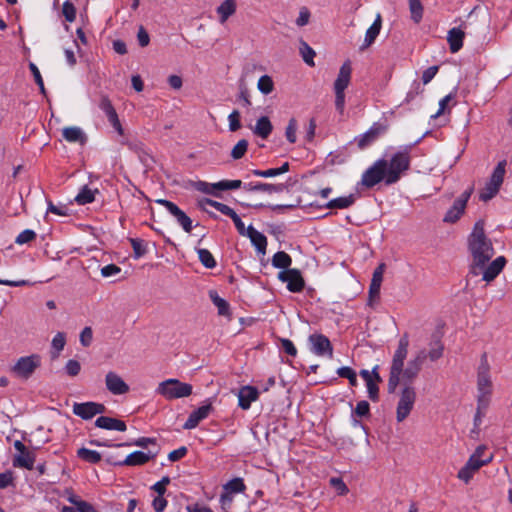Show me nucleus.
Listing matches in <instances>:
<instances>
[{
    "instance_id": "f257e3e1",
    "label": "nucleus",
    "mask_w": 512,
    "mask_h": 512,
    "mask_svg": "<svg viewBox=\"0 0 512 512\" xmlns=\"http://www.w3.org/2000/svg\"><path fill=\"white\" fill-rule=\"evenodd\" d=\"M483 220L475 222L471 233L467 238V247L471 255L469 275L482 276V280L490 283L504 269L507 260L504 256H498L490 262L495 254L492 241L485 233Z\"/></svg>"
},
{
    "instance_id": "f03ea898",
    "label": "nucleus",
    "mask_w": 512,
    "mask_h": 512,
    "mask_svg": "<svg viewBox=\"0 0 512 512\" xmlns=\"http://www.w3.org/2000/svg\"><path fill=\"white\" fill-rule=\"evenodd\" d=\"M409 337L405 333L398 341L397 349L394 352L388 379V392H395L397 386L402 380L405 384H410L420 373L422 366L427 358L426 350L418 351L413 358H411L406 368H404V361L408 354Z\"/></svg>"
},
{
    "instance_id": "7ed1b4c3",
    "label": "nucleus",
    "mask_w": 512,
    "mask_h": 512,
    "mask_svg": "<svg viewBox=\"0 0 512 512\" xmlns=\"http://www.w3.org/2000/svg\"><path fill=\"white\" fill-rule=\"evenodd\" d=\"M427 134L428 132L424 133L413 144L401 146L394 154L391 155L390 159H386L385 172L387 174V186L397 183L401 179L402 175L409 170L411 163V150L413 146L418 144Z\"/></svg>"
},
{
    "instance_id": "20e7f679",
    "label": "nucleus",
    "mask_w": 512,
    "mask_h": 512,
    "mask_svg": "<svg viewBox=\"0 0 512 512\" xmlns=\"http://www.w3.org/2000/svg\"><path fill=\"white\" fill-rule=\"evenodd\" d=\"M507 161L501 160L498 162L496 167L494 168L489 180L485 184V187L481 190L479 194V199L483 202H487L494 198L504 181V176L506 173Z\"/></svg>"
},
{
    "instance_id": "39448f33",
    "label": "nucleus",
    "mask_w": 512,
    "mask_h": 512,
    "mask_svg": "<svg viewBox=\"0 0 512 512\" xmlns=\"http://www.w3.org/2000/svg\"><path fill=\"white\" fill-rule=\"evenodd\" d=\"M157 393L168 400L188 397L192 394V385L170 378L158 385Z\"/></svg>"
},
{
    "instance_id": "423d86ee",
    "label": "nucleus",
    "mask_w": 512,
    "mask_h": 512,
    "mask_svg": "<svg viewBox=\"0 0 512 512\" xmlns=\"http://www.w3.org/2000/svg\"><path fill=\"white\" fill-rule=\"evenodd\" d=\"M386 159L376 160L368 169H366L361 177V185L366 188H373L380 182L386 184L387 174L385 172Z\"/></svg>"
},
{
    "instance_id": "0eeeda50",
    "label": "nucleus",
    "mask_w": 512,
    "mask_h": 512,
    "mask_svg": "<svg viewBox=\"0 0 512 512\" xmlns=\"http://www.w3.org/2000/svg\"><path fill=\"white\" fill-rule=\"evenodd\" d=\"M40 366L41 356L39 354H31L20 357L11 368V371L17 377L28 380Z\"/></svg>"
},
{
    "instance_id": "6e6552de",
    "label": "nucleus",
    "mask_w": 512,
    "mask_h": 512,
    "mask_svg": "<svg viewBox=\"0 0 512 512\" xmlns=\"http://www.w3.org/2000/svg\"><path fill=\"white\" fill-rule=\"evenodd\" d=\"M416 400V391L410 386L406 385L400 395V399L397 404L396 419L398 422L404 421L414 407Z\"/></svg>"
},
{
    "instance_id": "1a4fd4ad",
    "label": "nucleus",
    "mask_w": 512,
    "mask_h": 512,
    "mask_svg": "<svg viewBox=\"0 0 512 512\" xmlns=\"http://www.w3.org/2000/svg\"><path fill=\"white\" fill-rule=\"evenodd\" d=\"M387 130L388 125L386 122H375L365 133L356 137L355 141L360 149H364L384 135Z\"/></svg>"
},
{
    "instance_id": "9d476101",
    "label": "nucleus",
    "mask_w": 512,
    "mask_h": 512,
    "mask_svg": "<svg viewBox=\"0 0 512 512\" xmlns=\"http://www.w3.org/2000/svg\"><path fill=\"white\" fill-rule=\"evenodd\" d=\"M158 455V450L148 452L134 451L130 453L124 460L113 461L111 458L107 459V462L115 466H140L146 464L151 459H154Z\"/></svg>"
},
{
    "instance_id": "9b49d317",
    "label": "nucleus",
    "mask_w": 512,
    "mask_h": 512,
    "mask_svg": "<svg viewBox=\"0 0 512 512\" xmlns=\"http://www.w3.org/2000/svg\"><path fill=\"white\" fill-rule=\"evenodd\" d=\"M473 193V187L468 188L465 190L460 197H458L451 208L447 211L445 214L443 221L447 223H455L459 220L461 215L464 213L466 204L471 197V194Z\"/></svg>"
},
{
    "instance_id": "f8f14e48",
    "label": "nucleus",
    "mask_w": 512,
    "mask_h": 512,
    "mask_svg": "<svg viewBox=\"0 0 512 512\" xmlns=\"http://www.w3.org/2000/svg\"><path fill=\"white\" fill-rule=\"evenodd\" d=\"M310 351L317 356L333 357V346L329 338L323 334H311L308 338Z\"/></svg>"
},
{
    "instance_id": "ddd939ff",
    "label": "nucleus",
    "mask_w": 512,
    "mask_h": 512,
    "mask_svg": "<svg viewBox=\"0 0 512 512\" xmlns=\"http://www.w3.org/2000/svg\"><path fill=\"white\" fill-rule=\"evenodd\" d=\"M106 410V407L102 403L97 402H83L73 404V413L83 420H90L97 414H102Z\"/></svg>"
},
{
    "instance_id": "4468645a",
    "label": "nucleus",
    "mask_w": 512,
    "mask_h": 512,
    "mask_svg": "<svg viewBox=\"0 0 512 512\" xmlns=\"http://www.w3.org/2000/svg\"><path fill=\"white\" fill-rule=\"evenodd\" d=\"M278 279L287 283V289L293 293H299L304 289L305 282L298 269H288L279 272Z\"/></svg>"
},
{
    "instance_id": "2eb2a0df",
    "label": "nucleus",
    "mask_w": 512,
    "mask_h": 512,
    "mask_svg": "<svg viewBox=\"0 0 512 512\" xmlns=\"http://www.w3.org/2000/svg\"><path fill=\"white\" fill-rule=\"evenodd\" d=\"M385 264L380 263L374 270L372 274L371 283L369 286L368 292V302L369 306H373L376 302H378L380 298V288L383 281V274L385 271Z\"/></svg>"
},
{
    "instance_id": "dca6fc26",
    "label": "nucleus",
    "mask_w": 512,
    "mask_h": 512,
    "mask_svg": "<svg viewBox=\"0 0 512 512\" xmlns=\"http://www.w3.org/2000/svg\"><path fill=\"white\" fill-rule=\"evenodd\" d=\"M289 185L286 183H263V182H249L244 183L243 189L248 192H267L269 194L272 193H282L285 190H288Z\"/></svg>"
},
{
    "instance_id": "f3484780",
    "label": "nucleus",
    "mask_w": 512,
    "mask_h": 512,
    "mask_svg": "<svg viewBox=\"0 0 512 512\" xmlns=\"http://www.w3.org/2000/svg\"><path fill=\"white\" fill-rule=\"evenodd\" d=\"M105 384L108 391L114 395H123L129 391L128 384L113 371L106 374Z\"/></svg>"
},
{
    "instance_id": "a211bd4d",
    "label": "nucleus",
    "mask_w": 512,
    "mask_h": 512,
    "mask_svg": "<svg viewBox=\"0 0 512 512\" xmlns=\"http://www.w3.org/2000/svg\"><path fill=\"white\" fill-rule=\"evenodd\" d=\"M212 409H213V407L210 402L200 406L199 408H197L196 410L191 412L188 419L184 423L183 428L186 430H191V429L196 428L198 426V424L200 423V421L204 420L205 418H207L209 416Z\"/></svg>"
},
{
    "instance_id": "6ab92c4d",
    "label": "nucleus",
    "mask_w": 512,
    "mask_h": 512,
    "mask_svg": "<svg viewBox=\"0 0 512 512\" xmlns=\"http://www.w3.org/2000/svg\"><path fill=\"white\" fill-rule=\"evenodd\" d=\"M237 396L239 407L243 410H248L252 402L259 398V391L254 386L246 385L239 389Z\"/></svg>"
},
{
    "instance_id": "aec40b11",
    "label": "nucleus",
    "mask_w": 512,
    "mask_h": 512,
    "mask_svg": "<svg viewBox=\"0 0 512 512\" xmlns=\"http://www.w3.org/2000/svg\"><path fill=\"white\" fill-rule=\"evenodd\" d=\"M351 64L349 61L343 63L340 67L338 77L334 83V89L336 96H343V92L348 86L351 78Z\"/></svg>"
},
{
    "instance_id": "412c9836",
    "label": "nucleus",
    "mask_w": 512,
    "mask_h": 512,
    "mask_svg": "<svg viewBox=\"0 0 512 512\" xmlns=\"http://www.w3.org/2000/svg\"><path fill=\"white\" fill-rule=\"evenodd\" d=\"M382 28V16L380 13L376 14V17L374 19V22L372 25L366 30L364 42L360 46V50L363 51L370 47L378 35L380 34Z\"/></svg>"
},
{
    "instance_id": "4be33fe9",
    "label": "nucleus",
    "mask_w": 512,
    "mask_h": 512,
    "mask_svg": "<svg viewBox=\"0 0 512 512\" xmlns=\"http://www.w3.org/2000/svg\"><path fill=\"white\" fill-rule=\"evenodd\" d=\"M100 108L105 113L109 123L112 125V127L120 134L123 135V128L120 123V120L118 118L116 109L111 104V102L108 100V98H103L100 103Z\"/></svg>"
},
{
    "instance_id": "5701e85b",
    "label": "nucleus",
    "mask_w": 512,
    "mask_h": 512,
    "mask_svg": "<svg viewBox=\"0 0 512 512\" xmlns=\"http://www.w3.org/2000/svg\"><path fill=\"white\" fill-rule=\"evenodd\" d=\"M245 236L250 239L252 245L255 247L258 253H266L267 238L263 233L256 230L252 225H249Z\"/></svg>"
},
{
    "instance_id": "b1692460",
    "label": "nucleus",
    "mask_w": 512,
    "mask_h": 512,
    "mask_svg": "<svg viewBox=\"0 0 512 512\" xmlns=\"http://www.w3.org/2000/svg\"><path fill=\"white\" fill-rule=\"evenodd\" d=\"M95 425L98 428L106 430H116L124 432L127 429L126 423L122 420L107 416H100L96 419Z\"/></svg>"
},
{
    "instance_id": "393cba45",
    "label": "nucleus",
    "mask_w": 512,
    "mask_h": 512,
    "mask_svg": "<svg viewBox=\"0 0 512 512\" xmlns=\"http://www.w3.org/2000/svg\"><path fill=\"white\" fill-rule=\"evenodd\" d=\"M62 136L67 142L70 143H80L83 145L87 141V136L83 130L77 126L65 127L62 130Z\"/></svg>"
},
{
    "instance_id": "a878e982",
    "label": "nucleus",
    "mask_w": 512,
    "mask_h": 512,
    "mask_svg": "<svg viewBox=\"0 0 512 512\" xmlns=\"http://www.w3.org/2000/svg\"><path fill=\"white\" fill-rule=\"evenodd\" d=\"M464 32L460 28H452L448 31L447 41L452 53L458 52L463 46Z\"/></svg>"
},
{
    "instance_id": "bb28decb",
    "label": "nucleus",
    "mask_w": 512,
    "mask_h": 512,
    "mask_svg": "<svg viewBox=\"0 0 512 512\" xmlns=\"http://www.w3.org/2000/svg\"><path fill=\"white\" fill-rule=\"evenodd\" d=\"M175 219L178 224L183 228V230L187 233H190L193 229L191 218L181 210L176 204L169 212Z\"/></svg>"
},
{
    "instance_id": "cd10ccee",
    "label": "nucleus",
    "mask_w": 512,
    "mask_h": 512,
    "mask_svg": "<svg viewBox=\"0 0 512 512\" xmlns=\"http://www.w3.org/2000/svg\"><path fill=\"white\" fill-rule=\"evenodd\" d=\"M220 23L224 24L236 12V1L225 0L216 9Z\"/></svg>"
},
{
    "instance_id": "c85d7f7f",
    "label": "nucleus",
    "mask_w": 512,
    "mask_h": 512,
    "mask_svg": "<svg viewBox=\"0 0 512 512\" xmlns=\"http://www.w3.org/2000/svg\"><path fill=\"white\" fill-rule=\"evenodd\" d=\"M356 201L354 194L342 196L328 201L323 207L327 209H346L351 207Z\"/></svg>"
},
{
    "instance_id": "c756f323",
    "label": "nucleus",
    "mask_w": 512,
    "mask_h": 512,
    "mask_svg": "<svg viewBox=\"0 0 512 512\" xmlns=\"http://www.w3.org/2000/svg\"><path fill=\"white\" fill-rule=\"evenodd\" d=\"M272 129L273 126L269 118L267 116H262L257 120L253 132L262 139H267L271 134Z\"/></svg>"
},
{
    "instance_id": "7c9ffc66",
    "label": "nucleus",
    "mask_w": 512,
    "mask_h": 512,
    "mask_svg": "<svg viewBox=\"0 0 512 512\" xmlns=\"http://www.w3.org/2000/svg\"><path fill=\"white\" fill-rule=\"evenodd\" d=\"M34 462L35 455L26 450L24 453L18 454L14 457L13 466L32 470L34 467Z\"/></svg>"
},
{
    "instance_id": "2f4dec72",
    "label": "nucleus",
    "mask_w": 512,
    "mask_h": 512,
    "mask_svg": "<svg viewBox=\"0 0 512 512\" xmlns=\"http://www.w3.org/2000/svg\"><path fill=\"white\" fill-rule=\"evenodd\" d=\"M209 298L217 307L219 315L227 316L230 314L229 303L225 299L221 298L215 290L209 291Z\"/></svg>"
},
{
    "instance_id": "473e14b6",
    "label": "nucleus",
    "mask_w": 512,
    "mask_h": 512,
    "mask_svg": "<svg viewBox=\"0 0 512 512\" xmlns=\"http://www.w3.org/2000/svg\"><path fill=\"white\" fill-rule=\"evenodd\" d=\"M223 491L233 495L238 493H244L246 491V485L243 478L236 477L229 480L223 485Z\"/></svg>"
},
{
    "instance_id": "72a5a7b5",
    "label": "nucleus",
    "mask_w": 512,
    "mask_h": 512,
    "mask_svg": "<svg viewBox=\"0 0 512 512\" xmlns=\"http://www.w3.org/2000/svg\"><path fill=\"white\" fill-rule=\"evenodd\" d=\"M291 264L292 258L284 251H278L272 257V265L275 268L288 270Z\"/></svg>"
},
{
    "instance_id": "f704fd0d",
    "label": "nucleus",
    "mask_w": 512,
    "mask_h": 512,
    "mask_svg": "<svg viewBox=\"0 0 512 512\" xmlns=\"http://www.w3.org/2000/svg\"><path fill=\"white\" fill-rule=\"evenodd\" d=\"M372 374L376 381H368V383H366V386L369 399L372 400L373 402H376L379 400V387L377 385V382H381L382 379L377 372V367L373 369Z\"/></svg>"
},
{
    "instance_id": "c9c22d12",
    "label": "nucleus",
    "mask_w": 512,
    "mask_h": 512,
    "mask_svg": "<svg viewBox=\"0 0 512 512\" xmlns=\"http://www.w3.org/2000/svg\"><path fill=\"white\" fill-rule=\"evenodd\" d=\"M95 193H98V189L92 190L87 185H85L76 195L75 201L79 205L92 203L95 200Z\"/></svg>"
},
{
    "instance_id": "e433bc0d",
    "label": "nucleus",
    "mask_w": 512,
    "mask_h": 512,
    "mask_svg": "<svg viewBox=\"0 0 512 512\" xmlns=\"http://www.w3.org/2000/svg\"><path fill=\"white\" fill-rule=\"evenodd\" d=\"M77 456L81 460L91 464H97L101 461V454L98 451L90 450L85 447L78 449Z\"/></svg>"
},
{
    "instance_id": "4c0bfd02",
    "label": "nucleus",
    "mask_w": 512,
    "mask_h": 512,
    "mask_svg": "<svg viewBox=\"0 0 512 512\" xmlns=\"http://www.w3.org/2000/svg\"><path fill=\"white\" fill-rule=\"evenodd\" d=\"M452 98H441L438 110L430 116L431 120H439V127L444 126L449 119L444 116L448 103Z\"/></svg>"
},
{
    "instance_id": "58836bf2",
    "label": "nucleus",
    "mask_w": 512,
    "mask_h": 512,
    "mask_svg": "<svg viewBox=\"0 0 512 512\" xmlns=\"http://www.w3.org/2000/svg\"><path fill=\"white\" fill-rule=\"evenodd\" d=\"M299 52L304 62L309 66H314L315 51L304 40L299 42Z\"/></svg>"
},
{
    "instance_id": "ea45409f",
    "label": "nucleus",
    "mask_w": 512,
    "mask_h": 512,
    "mask_svg": "<svg viewBox=\"0 0 512 512\" xmlns=\"http://www.w3.org/2000/svg\"><path fill=\"white\" fill-rule=\"evenodd\" d=\"M66 343L65 334L62 332H58L52 339V351L51 358L56 359L59 356V353L64 349Z\"/></svg>"
},
{
    "instance_id": "a19ab883",
    "label": "nucleus",
    "mask_w": 512,
    "mask_h": 512,
    "mask_svg": "<svg viewBox=\"0 0 512 512\" xmlns=\"http://www.w3.org/2000/svg\"><path fill=\"white\" fill-rule=\"evenodd\" d=\"M197 253L200 262L205 268L213 269L216 267V260L208 249L200 248L197 250Z\"/></svg>"
},
{
    "instance_id": "79ce46f5",
    "label": "nucleus",
    "mask_w": 512,
    "mask_h": 512,
    "mask_svg": "<svg viewBox=\"0 0 512 512\" xmlns=\"http://www.w3.org/2000/svg\"><path fill=\"white\" fill-rule=\"evenodd\" d=\"M409 10L411 19L415 23H419L423 17V6L420 0H409Z\"/></svg>"
},
{
    "instance_id": "37998d69",
    "label": "nucleus",
    "mask_w": 512,
    "mask_h": 512,
    "mask_svg": "<svg viewBox=\"0 0 512 512\" xmlns=\"http://www.w3.org/2000/svg\"><path fill=\"white\" fill-rule=\"evenodd\" d=\"M336 373L339 377L348 379L351 386L355 387L358 385L357 374L351 367H340L337 369Z\"/></svg>"
},
{
    "instance_id": "c03bdc74",
    "label": "nucleus",
    "mask_w": 512,
    "mask_h": 512,
    "mask_svg": "<svg viewBox=\"0 0 512 512\" xmlns=\"http://www.w3.org/2000/svg\"><path fill=\"white\" fill-rule=\"evenodd\" d=\"M444 346L440 340H436L430 344V349L426 352L427 358L431 361H437L443 356Z\"/></svg>"
},
{
    "instance_id": "a18cd8bd",
    "label": "nucleus",
    "mask_w": 512,
    "mask_h": 512,
    "mask_svg": "<svg viewBox=\"0 0 512 512\" xmlns=\"http://www.w3.org/2000/svg\"><path fill=\"white\" fill-rule=\"evenodd\" d=\"M243 183L241 180H221L219 182L214 183V187H216L217 191H226V190H235L243 187Z\"/></svg>"
},
{
    "instance_id": "49530a36",
    "label": "nucleus",
    "mask_w": 512,
    "mask_h": 512,
    "mask_svg": "<svg viewBox=\"0 0 512 512\" xmlns=\"http://www.w3.org/2000/svg\"><path fill=\"white\" fill-rule=\"evenodd\" d=\"M129 241L133 248L134 257L136 259L144 256L147 253L146 244L142 239L130 238Z\"/></svg>"
},
{
    "instance_id": "de8ad7c7",
    "label": "nucleus",
    "mask_w": 512,
    "mask_h": 512,
    "mask_svg": "<svg viewBox=\"0 0 512 512\" xmlns=\"http://www.w3.org/2000/svg\"><path fill=\"white\" fill-rule=\"evenodd\" d=\"M492 382L490 375L479 376L477 375V390L478 393L491 394Z\"/></svg>"
},
{
    "instance_id": "09e8293b",
    "label": "nucleus",
    "mask_w": 512,
    "mask_h": 512,
    "mask_svg": "<svg viewBox=\"0 0 512 512\" xmlns=\"http://www.w3.org/2000/svg\"><path fill=\"white\" fill-rule=\"evenodd\" d=\"M257 87L262 94L271 93L274 87L272 78L268 75L261 76L258 80Z\"/></svg>"
},
{
    "instance_id": "8fccbe9b",
    "label": "nucleus",
    "mask_w": 512,
    "mask_h": 512,
    "mask_svg": "<svg viewBox=\"0 0 512 512\" xmlns=\"http://www.w3.org/2000/svg\"><path fill=\"white\" fill-rule=\"evenodd\" d=\"M247 148H248V141L245 139L239 140L238 143L233 147V149L231 151V157L234 160L241 159L247 152Z\"/></svg>"
},
{
    "instance_id": "3c124183",
    "label": "nucleus",
    "mask_w": 512,
    "mask_h": 512,
    "mask_svg": "<svg viewBox=\"0 0 512 512\" xmlns=\"http://www.w3.org/2000/svg\"><path fill=\"white\" fill-rule=\"evenodd\" d=\"M204 202L206 204H208L209 206L215 208L217 211H219L223 215L229 216L230 214H234V210L230 206H228L224 203H221V202L209 199V198H206L204 200Z\"/></svg>"
},
{
    "instance_id": "603ef678",
    "label": "nucleus",
    "mask_w": 512,
    "mask_h": 512,
    "mask_svg": "<svg viewBox=\"0 0 512 512\" xmlns=\"http://www.w3.org/2000/svg\"><path fill=\"white\" fill-rule=\"evenodd\" d=\"M492 460V456H488L485 459H478L476 456H470L466 465L475 472L478 471L482 466L486 465Z\"/></svg>"
},
{
    "instance_id": "864d4df0",
    "label": "nucleus",
    "mask_w": 512,
    "mask_h": 512,
    "mask_svg": "<svg viewBox=\"0 0 512 512\" xmlns=\"http://www.w3.org/2000/svg\"><path fill=\"white\" fill-rule=\"evenodd\" d=\"M36 233L34 230L25 229L15 239V243L18 245H24L30 243L36 239Z\"/></svg>"
},
{
    "instance_id": "5fc2aeb1",
    "label": "nucleus",
    "mask_w": 512,
    "mask_h": 512,
    "mask_svg": "<svg viewBox=\"0 0 512 512\" xmlns=\"http://www.w3.org/2000/svg\"><path fill=\"white\" fill-rule=\"evenodd\" d=\"M62 14L67 22H73L76 19V8L70 1H65L62 6Z\"/></svg>"
},
{
    "instance_id": "6e6d98bb",
    "label": "nucleus",
    "mask_w": 512,
    "mask_h": 512,
    "mask_svg": "<svg viewBox=\"0 0 512 512\" xmlns=\"http://www.w3.org/2000/svg\"><path fill=\"white\" fill-rule=\"evenodd\" d=\"M298 125L295 118H291L288 122V125L285 130V136L289 143L293 144L296 142V131H297Z\"/></svg>"
},
{
    "instance_id": "4d7b16f0",
    "label": "nucleus",
    "mask_w": 512,
    "mask_h": 512,
    "mask_svg": "<svg viewBox=\"0 0 512 512\" xmlns=\"http://www.w3.org/2000/svg\"><path fill=\"white\" fill-rule=\"evenodd\" d=\"M149 444L155 445L156 444V438L140 437V438L136 439L132 443H120V444H116L115 446L116 447H122V446H126V445H135V446H139V447H142V448H146Z\"/></svg>"
},
{
    "instance_id": "13d9d810",
    "label": "nucleus",
    "mask_w": 512,
    "mask_h": 512,
    "mask_svg": "<svg viewBox=\"0 0 512 512\" xmlns=\"http://www.w3.org/2000/svg\"><path fill=\"white\" fill-rule=\"evenodd\" d=\"M14 485V473L11 470H7L0 473V489H5L9 486Z\"/></svg>"
},
{
    "instance_id": "bf43d9fd",
    "label": "nucleus",
    "mask_w": 512,
    "mask_h": 512,
    "mask_svg": "<svg viewBox=\"0 0 512 512\" xmlns=\"http://www.w3.org/2000/svg\"><path fill=\"white\" fill-rule=\"evenodd\" d=\"M213 185H214V183L198 181L196 183V189L198 191L206 193V194H210V195H214V196H219V194L216 192V187H214Z\"/></svg>"
},
{
    "instance_id": "052dcab7",
    "label": "nucleus",
    "mask_w": 512,
    "mask_h": 512,
    "mask_svg": "<svg viewBox=\"0 0 512 512\" xmlns=\"http://www.w3.org/2000/svg\"><path fill=\"white\" fill-rule=\"evenodd\" d=\"M80 370L81 365L77 360L70 359L65 365V371L71 377L77 376L80 373Z\"/></svg>"
},
{
    "instance_id": "680f3d73",
    "label": "nucleus",
    "mask_w": 512,
    "mask_h": 512,
    "mask_svg": "<svg viewBox=\"0 0 512 512\" xmlns=\"http://www.w3.org/2000/svg\"><path fill=\"white\" fill-rule=\"evenodd\" d=\"M47 213H53L59 216H68V208L65 205L56 206L51 200L47 201Z\"/></svg>"
},
{
    "instance_id": "e2e57ef3",
    "label": "nucleus",
    "mask_w": 512,
    "mask_h": 512,
    "mask_svg": "<svg viewBox=\"0 0 512 512\" xmlns=\"http://www.w3.org/2000/svg\"><path fill=\"white\" fill-rule=\"evenodd\" d=\"M354 413L359 417L370 415V404L366 400L359 401L354 409Z\"/></svg>"
},
{
    "instance_id": "0e129e2a",
    "label": "nucleus",
    "mask_w": 512,
    "mask_h": 512,
    "mask_svg": "<svg viewBox=\"0 0 512 512\" xmlns=\"http://www.w3.org/2000/svg\"><path fill=\"white\" fill-rule=\"evenodd\" d=\"M228 120H229V129L231 131H237L238 129H240V127H241L240 112L238 110H233L229 114Z\"/></svg>"
},
{
    "instance_id": "69168bd1",
    "label": "nucleus",
    "mask_w": 512,
    "mask_h": 512,
    "mask_svg": "<svg viewBox=\"0 0 512 512\" xmlns=\"http://www.w3.org/2000/svg\"><path fill=\"white\" fill-rule=\"evenodd\" d=\"M93 332L91 327H85L80 333V343L84 347H89L92 343Z\"/></svg>"
},
{
    "instance_id": "338daca9",
    "label": "nucleus",
    "mask_w": 512,
    "mask_h": 512,
    "mask_svg": "<svg viewBox=\"0 0 512 512\" xmlns=\"http://www.w3.org/2000/svg\"><path fill=\"white\" fill-rule=\"evenodd\" d=\"M280 342L281 348L285 353L292 357H295L297 355V349L290 339L282 338Z\"/></svg>"
},
{
    "instance_id": "774afa93",
    "label": "nucleus",
    "mask_w": 512,
    "mask_h": 512,
    "mask_svg": "<svg viewBox=\"0 0 512 512\" xmlns=\"http://www.w3.org/2000/svg\"><path fill=\"white\" fill-rule=\"evenodd\" d=\"M170 483V478L164 476L160 481L156 482L151 488L160 496H163L166 492V485Z\"/></svg>"
}]
</instances>
